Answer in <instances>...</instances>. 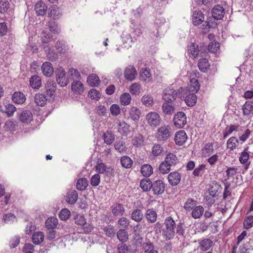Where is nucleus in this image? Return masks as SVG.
Masks as SVG:
<instances>
[{
    "label": "nucleus",
    "instance_id": "nucleus-1",
    "mask_svg": "<svg viewBox=\"0 0 253 253\" xmlns=\"http://www.w3.org/2000/svg\"><path fill=\"white\" fill-rule=\"evenodd\" d=\"M156 231L162 233L163 238L166 240H170L173 239L175 235V229L176 233L179 235H182L184 230L180 225H176L174 220L170 216L166 217L164 223L162 225L158 222L155 225Z\"/></svg>",
    "mask_w": 253,
    "mask_h": 253
},
{
    "label": "nucleus",
    "instance_id": "nucleus-2",
    "mask_svg": "<svg viewBox=\"0 0 253 253\" xmlns=\"http://www.w3.org/2000/svg\"><path fill=\"white\" fill-rule=\"evenodd\" d=\"M145 120L148 125L152 127H156L159 126L162 121L160 115L156 112H150L148 113Z\"/></svg>",
    "mask_w": 253,
    "mask_h": 253
},
{
    "label": "nucleus",
    "instance_id": "nucleus-3",
    "mask_svg": "<svg viewBox=\"0 0 253 253\" xmlns=\"http://www.w3.org/2000/svg\"><path fill=\"white\" fill-rule=\"evenodd\" d=\"M174 126L177 128H182L187 124V118L185 114L183 112H178L173 119Z\"/></svg>",
    "mask_w": 253,
    "mask_h": 253
},
{
    "label": "nucleus",
    "instance_id": "nucleus-4",
    "mask_svg": "<svg viewBox=\"0 0 253 253\" xmlns=\"http://www.w3.org/2000/svg\"><path fill=\"white\" fill-rule=\"evenodd\" d=\"M177 93L172 87H169L165 89L162 96L165 101L172 102L176 98Z\"/></svg>",
    "mask_w": 253,
    "mask_h": 253
},
{
    "label": "nucleus",
    "instance_id": "nucleus-5",
    "mask_svg": "<svg viewBox=\"0 0 253 253\" xmlns=\"http://www.w3.org/2000/svg\"><path fill=\"white\" fill-rule=\"evenodd\" d=\"M56 81L61 86H65L69 83L68 78L66 77L65 71L62 68L57 69L56 72Z\"/></svg>",
    "mask_w": 253,
    "mask_h": 253
},
{
    "label": "nucleus",
    "instance_id": "nucleus-6",
    "mask_svg": "<svg viewBox=\"0 0 253 253\" xmlns=\"http://www.w3.org/2000/svg\"><path fill=\"white\" fill-rule=\"evenodd\" d=\"M118 132L123 136H126L130 132V126L125 121L118 120L116 122Z\"/></svg>",
    "mask_w": 253,
    "mask_h": 253
},
{
    "label": "nucleus",
    "instance_id": "nucleus-7",
    "mask_svg": "<svg viewBox=\"0 0 253 253\" xmlns=\"http://www.w3.org/2000/svg\"><path fill=\"white\" fill-rule=\"evenodd\" d=\"M169 127V126H162L157 131L156 137L159 141L167 140L170 136Z\"/></svg>",
    "mask_w": 253,
    "mask_h": 253
},
{
    "label": "nucleus",
    "instance_id": "nucleus-8",
    "mask_svg": "<svg viewBox=\"0 0 253 253\" xmlns=\"http://www.w3.org/2000/svg\"><path fill=\"white\" fill-rule=\"evenodd\" d=\"M195 77H192L191 76L190 77V83L188 84L187 91L189 92H195L196 93L200 88L199 83L198 81L197 77V73L196 72H193Z\"/></svg>",
    "mask_w": 253,
    "mask_h": 253
},
{
    "label": "nucleus",
    "instance_id": "nucleus-9",
    "mask_svg": "<svg viewBox=\"0 0 253 253\" xmlns=\"http://www.w3.org/2000/svg\"><path fill=\"white\" fill-rule=\"evenodd\" d=\"M136 75L137 71L133 66L130 65L125 68L124 76L126 80L132 81L135 80Z\"/></svg>",
    "mask_w": 253,
    "mask_h": 253
},
{
    "label": "nucleus",
    "instance_id": "nucleus-10",
    "mask_svg": "<svg viewBox=\"0 0 253 253\" xmlns=\"http://www.w3.org/2000/svg\"><path fill=\"white\" fill-rule=\"evenodd\" d=\"M139 79L145 83H148L152 80V75L150 70L147 68H142L139 72Z\"/></svg>",
    "mask_w": 253,
    "mask_h": 253
},
{
    "label": "nucleus",
    "instance_id": "nucleus-11",
    "mask_svg": "<svg viewBox=\"0 0 253 253\" xmlns=\"http://www.w3.org/2000/svg\"><path fill=\"white\" fill-rule=\"evenodd\" d=\"M212 16L214 19H221L224 15V9L220 5H215L211 10Z\"/></svg>",
    "mask_w": 253,
    "mask_h": 253
},
{
    "label": "nucleus",
    "instance_id": "nucleus-12",
    "mask_svg": "<svg viewBox=\"0 0 253 253\" xmlns=\"http://www.w3.org/2000/svg\"><path fill=\"white\" fill-rule=\"evenodd\" d=\"M168 179L169 184L172 186H176L180 182L181 175L177 171L170 172L168 176Z\"/></svg>",
    "mask_w": 253,
    "mask_h": 253
},
{
    "label": "nucleus",
    "instance_id": "nucleus-13",
    "mask_svg": "<svg viewBox=\"0 0 253 253\" xmlns=\"http://www.w3.org/2000/svg\"><path fill=\"white\" fill-rule=\"evenodd\" d=\"M47 9V5L42 1H39L35 4V10L38 15L43 16L46 13Z\"/></svg>",
    "mask_w": 253,
    "mask_h": 253
},
{
    "label": "nucleus",
    "instance_id": "nucleus-14",
    "mask_svg": "<svg viewBox=\"0 0 253 253\" xmlns=\"http://www.w3.org/2000/svg\"><path fill=\"white\" fill-rule=\"evenodd\" d=\"M249 147H247L244 149L243 152H241L240 157H239V161L241 164H246L245 169H248L250 163H248V160L250 157V151H249Z\"/></svg>",
    "mask_w": 253,
    "mask_h": 253
},
{
    "label": "nucleus",
    "instance_id": "nucleus-15",
    "mask_svg": "<svg viewBox=\"0 0 253 253\" xmlns=\"http://www.w3.org/2000/svg\"><path fill=\"white\" fill-rule=\"evenodd\" d=\"M163 112L168 115H171L175 111V106L170 101H165L162 105Z\"/></svg>",
    "mask_w": 253,
    "mask_h": 253
},
{
    "label": "nucleus",
    "instance_id": "nucleus-16",
    "mask_svg": "<svg viewBox=\"0 0 253 253\" xmlns=\"http://www.w3.org/2000/svg\"><path fill=\"white\" fill-rule=\"evenodd\" d=\"M19 119L23 123L28 124L33 120V114L30 111H23L20 114Z\"/></svg>",
    "mask_w": 253,
    "mask_h": 253
},
{
    "label": "nucleus",
    "instance_id": "nucleus-17",
    "mask_svg": "<svg viewBox=\"0 0 253 253\" xmlns=\"http://www.w3.org/2000/svg\"><path fill=\"white\" fill-rule=\"evenodd\" d=\"M152 188L155 194H161L164 191L165 185L161 180H157L152 184Z\"/></svg>",
    "mask_w": 253,
    "mask_h": 253
},
{
    "label": "nucleus",
    "instance_id": "nucleus-18",
    "mask_svg": "<svg viewBox=\"0 0 253 253\" xmlns=\"http://www.w3.org/2000/svg\"><path fill=\"white\" fill-rule=\"evenodd\" d=\"M213 245V242L210 239H204L199 241L198 248L202 251L209 250Z\"/></svg>",
    "mask_w": 253,
    "mask_h": 253
},
{
    "label": "nucleus",
    "instance_id": "nucleus-19",
    "mask_svg": "<svg viewBox=\"0 0 253 253\" xmlns=\"http://www.w3.org/2000/svg\"><path fill=\"white\" fill-rule=\"evenodd\" d=\"M43 74L46 77H50L53 73V68L51 63L45 62L42 66Z\"/></svg>",
    "mask_w": 253,
    "mask_h": 253
},
{
    "label": "nucleus",
    "instance_id": "nucleus-20",
    "mask_svg": "<svg viewBox=\"0 0 253 253\" xmlns=\"http://www.w3.org/2000/svg\"><path fill=\"white\" fill-rule=\"evenodd\" d=\"M187 139V135L183 130L177 132L175 136V142L179 145H183Z\"/></svg>",
    "mask_w": 253,
    "mask_h": 253
},
{
    "label": "nucleus",
    "instance_id": "nucleus-21",
    "mask_svg": "<svg viewBox=\"0 0 253 253\" xmlns=\"http://www.w3.org/2000/svg\"><path fill=\"white\" fill-rule=\"evenodd\" d=\"M0 12H13V8L8 0H1L0 1Z\"/></svg>",
    "mask_w": 253,
    "mask_h": 253
},
{
    "label": "nucleus",
    "instance_id": "nucleus-22",
    "mask_svg": "<svg viewBox=\"0 0 253 253\" xmlns=\"http://www.w3.org/2000/svg\"><path fill=\"white\" fill-rule=\"evenodd\" d=\"M48 16L50 18L56 20L59 18L61 14L59 7L53 5L49 8Z\"/></svg>",
    "mask_w": 253,
    "mask_h": 253
},
{
    "label": "nucleus",
    "instance_id": "nucleus-23",
    "mask_svg": "<svg viewBox=\"0 0 253 253\" xmlns=\"http://www.w3.org/2000/svg\"><path fill=\"white\" fill-rule=\"evenodd\" d=\"M197 97L195 95V92H189L185 97V102L186 104L189 107L194 106L197 102Z\"/></svg>",
    "mask_w": 253,
    "mask_h": 253
},
{
    "label": "nucleus",
    "instance_id": "nucleus-24",
    "mask_svg": "<svg viewBox=\"0 0 253 253\" xmlns=\"http://www.w3.org/2000/svg\"><path fill=\"white\" fill-rule=\"evenodd\" d=\"M204 19V16L202 12L200 10H196L193 14L192 20L195 25L201 24Z\"/></svg>",
    "mask_w": 253,
    "mask_h": 253
},
{
    "label": "nucleus",
    "instance_id": "nucleus-25",
    "mask_svg": "<svg viewBox=\"0 0 253 253\" xmlns=\"http://www.w3.org/2000/svg\"><path fill=\"white\" fill-rule=\"evenodd\" d=\"M78 198V195L76 191L75 190H71L69 191L66 195V201L69 204H75Z\"/></svg>",
    "mask_w": 253,
    "mask_h": 253
},
{
    "label": "nucleus",
    "instance_id": "nucleus-26",
    "mask_svg": "<svg viewBox=\"0 0 253 253\" xmlns=\"http://www.w3.org/2000/svg\"><path fill=\"white\" fill-rule=\"evenodd\" d=\"M13 101L18 104H23L26 100L25 95L21 92H15L12 95Z\"/></svg>",
    "mask_w": 253,
    "mask_h": 253
},
{
    "label": "nucleus",
    "instance_id": "nucleus-27",
    "mask_svg": "<svg viewBox=\"0 0 253 253\" xmlns=\"http://www.w3.org/2000/svg\"><path fill=\"white\" fill-rule=\"evenodd\" d=\"M112 212L114 216H122L125 212V209L122 205L117 204L112 207Z\"/></svg>",
    "mask_w": 253,
    "mask_h": 253
},
{
    "label": "nucleus",
    "instance_id": "nucleus-28",
    "mask_svg": "<svg viewBox=\"0 0 253 253\" xmlns=\"http://www.w3.org/2000/svg\"><path fill=\"white\" fill-rule=\"evenodd\" d=\"M30 84L33 88L38 89L42 85L41 78L37 75H34L30 79Z\"/></svg>",
    "mask_w": 253,
    "mask_h": 253
},
{
    "label": "nucleus",
    "instance_id": "nucleus-29",
    "mask_svg": "<svg viewBox=\"0 0 253 253\" xmlns=\"http://www.w3.org/2000/svg\"><path fill=\"white\" fill-rule=\"evenodd\" d=\"M71 89L76 93L82 94L84 91V84L80 81H74L72 84Z\"/></svg>",
    "mask_w": 253,
    "mask_h": 253
},
{
    "label": "nucleus",
    "instance_id": "nucleus-30",
    "mask_svg": "<svg viewBox=\"0 0 253 253\" xmlns=\"http://www.w3.org/2000/svg\"><path fill=\"white\" fill-rule=\"evenodd\" d=\"M145 216L148 221L151 223H154L157 220V214L153 209H150L146 211Z\"/></svg>",
    "mask_w": 253,
    "mask_h": 253
},
{
    "label": "nucleus",
    "instance_id": "nucleus-31",
    "mask_svg": "<svg viewBox=\"0 0 253 253\" xmlns=\"http://www.w3.org/2000/svg\"><path fill=\"white\" fill-rule=\"evenodd\" d=\"M129 90L132 94L138 95L142 90V85L138 83H133L129 86Z\"/></svg>",
    "mask_w": 253,
    "mask_h": 253
},
{
    "label": "nucleus",
    "instance_id": "nucleus-32",
    "mask_svg": "<svg viewBox=\"0 0 253 253\" xmlns=\"http://www.w3.org/2000/svg\"><path fill=\"white\" fill-rule=\"evenodd\" d=\"M87 82L90 86L95 87L99 85L100 80L96 74H92L88 77Z\"/></svg>",
    "mask_w": 253,
    "mask_h": 253
},
{
    "label": "nucleus",
    "instance_id": "nucleus-33",
    "mask_svg": "<svg viewBox=\"0 0 253 253\" xmlns=\"http://www.w3.org/2000/svg\"><path fill=\"white\" fill-rule=\"evenodd\" d=\"M44 239V235L43 232L38 231L35 232L32 236V241L36 245L42 243Z\"/></svg>",
    "mask_w": 253,
    "mask_h": 253
},
{
    "label": "nucleus",
    "instance_id": "nucleus-34",
    "mask_svg": "<svg viewBox=\"0 0 253 253\" xmlns=\"http://www.w3.org/2000/svg\"><path fill=\"white\" fill-rule=\"evenodd\" d=\"M129 114L130 117L133 121H138L141 114L140 110L135 107H132L130 109Z\"/></svg>",
    "mask_w": 253,
    "mask_h": 253
},
{
    "label": "nucleus",
    "instance_id": "nucleus-35",
    "mask_svg": "<svg viewBox=\"0 0 253 253\" xmlns=\"http://www.w3.org/2000/svg\"><path fill=\"white\" fill-rule=\"evenodd\" d=\"M204 211L203 207L202 206H196L191 212L192 216L195 219H198L201 217Z\"/></svg>",
    "mask_w": 253,
    "mask_h": 253
},
{
    "label": "nucleus",
    "instance_id": "nucleus-36",
    "mask_svg": "<svg viewBox=\"0 0 253 253\" xmlns=\"http://www.w3.org/2000/svg\"><path fill=\"white\" fill-rule=\"evenodd\" d=\"M177 161L178 160L175 155L173 153H169L167 155L164 161L170 167H172L176 165Z\"/></svg>",
    "mask_w": 253,
    "mask_h": 253
},
{
    "label": "nucleus",
    "instance_id": "nucleus-37",
    "mask_svg": "<svg viewBox=\"0 0 253 253\" xmlns=\"http://www.w3.org/2000/svg\"><path fill=\"white\" fill-rule=\"evenodd\" d=\"M142 104L146 107H151L154 104V100L150 94H144L141 98Z\"/></svg>",
    "mask_w": 253,
    "mask_h": 253
},
{
    "label": "nucleus",
    "instance_id": "nucleus-38",
    "mask_svg": "<svg viewBox=\"0 0 253 253\" xmlns=\"http://www.w3.org/2000/svg\"><path fill=\"white\" fill-rule=\"evenodd\" d=\"M198 67L201 71L205 72L210 68V65L207 59L202 58L198 62Z\"/></svg>",
    "mask_w": 253,
    "mask_h": 253
},
{
    "label": "nucleus",
    "instance_id": "nucleus-39",
    "mask_svg": "<svg viewBox=\"0 0 253 253\" xmlns=\"http://www.w3.org/2000/svg\"><path fill=\"white\" fill-rule=\"evenodd\" d=\"M153 169L151 165L148 164L143 165L141 168V172L145 177L150 176L153 173Z\"/></svg>",
    "mask_w": 253,
    "mask_h": 253
},
{
    "label": "nucleus",
    "instance_id": "nucleus-40",
    "mask_svg": "<svg viewBox=\"0 0 253 253\" xmlns=\"http://www.w3.org/2000/svg\"><path fill=\"white\" fill-rule=\"evenodd\" d=\"M58 224V219L55 217L48 218L45 221V225L48 229L55 228Z\"/></svg>",
    "mask_w": 253,
    "mask_h": 253
},
{
    "label": "nucleus",
    "instance_id": "nucleus-41",
    "mask_svg": "<svg viewBox=\"0 0 253 253\" xmlns=\"http://www.w3.org/2000/svg\"><path fill=\"white\" fill-rule=\"evenodd\" d=\"M43 48L46 52L47 57L48 59L53 61L57 58L58 54L53 49H50L48 46H44Z\"/></svg>",
    "mask_w": 253,
    "mask_h": 253
},
{
    "label": "nucleus",
    "instance_id": "nucleus-42",
    "mask_svg": "<svg viewBox=\"0 0 253 253\" xmlns=\"http://www.w3.org/2000/svg\"><path fill=\"white\" fill-rule=\"evenodd\" d=\"M152 183L149 179H143L140 181V187L144 191H148L152 188Z\"/></svg>",
    "mask_w": 253,
    "mask_h": 253
},
{
    "label": "nucleus",
    "instance_id": "nucleus-43",
    "mask_svg": "<svg viewBox=\"0 0 253 253\" xmlns=\"http://www.w3.org/2000/svg\"><path fill=\"white\" fill-rule=\"evenodd\" d=\"M220 187L219 185L214 184L211 185L209 189V194L212 198L216 197L218 196L219 194V190Z\"/></svg>",
    "mask_w": 253,
    "mask_h": 253
},
{
    "label": "nucleus",
    "instance_id": "nucleus-44",
    "mask_svg": "<svg viewBox=\"0 0 253 253\" xmlns=\"http://www.w3.org/2000/svg\"><path fill=\"white\" fill-rule=\"evenodd\" d=\"M131 217L133 220L139 222L143 219V214L140 210L136 209L132 211Z\"/></svg>",
    "mask_w": 253,
    "mask_h": 253
},
{
    "label": "nucleus",
    "instance_id": "nucleus-45",
    "mask_svg": "<svg viewBox=\"0 0 253 253\" xmlns=\"http://www.w3.org/2000/svg\"><path fill=\"white\" fill-rule=\"evenodd\" d=\"M120 100L122 105L126 106L130 103L131 100V95L128 93H124L121 95Z\"/></svg>",
    "mask_w": 253,
    "mask_h": 253
},
{
    "label": "nucleus",
    "instance_id": "nucleus-46",
    "mask_svg": "<svg viewBox=\"0 0 253 253\" xmlns=\"http://www.w3.org/2000/svg\"><path fill=\"white\" fill-rule=\"evenodd\" d=\"M238 143V139L236 137H231L227 141V147L233 150L237 146Z\"/></svg>",
    "mask_w": 253,
    "mask_h": 253
},
{
    "label": "nucleus",
    "instance_id": "nucleus-47",
    "mask_svg": "<svg viewBox=\"0 0 253 253\" xmlns=\"http://www.w3.org/2000/svg\"><path fill=\"white\" fill-rule=\"evenodd\" d=\"M35 102L38 105L43 106L46 102V97L42 94H37L35 96Z\"/></svg>",
    "mask_w": 253,
    "mask_h": 253
},
{
    "label": "nucleus",
    "instance_id": "nucleus-48",
    "mask_svg": "<svg viewBox=\"0 0 253 253\" xmlns=\"http://www.w3.org/2000/svg\"><path fill=\"white\" fill-rule=\"evenodd\" d=\"M121 163L123 167L128 169L131 167L133 161L129 157L125 156L121 158Z\"/></svg>",
    "mask_w": 253,
    "mask_h": 253
},
{
    "label": "nucleus",
    "instance_id": "nucleus-49",
    "mask_svg": "<svg viewBox=\"0 0 253 253\" xmlns=\"http://www.w3.org/2000/svg\"><path fill=\"white\" fill-rule=\"evenodd\" d=\"M88 185V181L85 178H80L77 182V188L78 190L83 191L86 189Z\"/></svg>",
    "mask_w": 253,
    "mask_h": 253
},
{
    "label": "nucleus",
    "instance_id": "nucleus-50",
    "mask_svg": "<svg viewBox=\"0 0 253 253\" xmlns=\"http://www.w3.org/2000/svg\"><path fill=\"white\" fill-rule=\"evenodd\" d=\"M213 152V146L211 143L206 144L203 150V155L207 157L210 156Z\"/></svg>",
    "mask_w": 253,
    "mask_h": 253
},
{
    "label": "nucleus",
    "instance_id": "nucleus-51",
    "mask_svg": "<svg viewBox=\"0 0 253 253\" xmlns=\"http://www.w3.org/2000/svg\"><path fill=\"white\" fill-rule=\"evenodd\" d=\"M199 50L198 45L192 43L188 47V53L191 54L192 58H195L199 54Z\"/></svg>",
    "mask_w": 253,
    "mask_h": 253
},
{
    "label": "nucleus",
    "instance_id": "nucleus-52",
    "mask_svg": "<svg viewBox=\"0 0 253 253\" xmlns=\"http://www.w3.org/2000/svg\"><path fill=\"white\" fill-rule=\"evenodd\" d=\"M242 109L244 115H250L253 110L252 102L247 101L243 105Z\"/></svg>",
    "mask_w": 253,
    "mask_h": 253
},
{
    "label": "nucleus",
    "instance_id": "nucleus-53",
    "mask_svg": "<svg viewBox=\"0 0 253 253\" xmlns=\"http://www.w3.org/2000/svg\"><path fill=\"white\" fill-rule=\"evenodd\" d=\"M171 167L166 163L165 161L163 162L159 167V169L161 173L165 174L168 173L170 170Z\"/></svg>",
    "mask_w": 253,
    "mask_h": 253
},
{
    "label": "nucleus",
    "instance_id": "nucleus-54",
    "mask_svg": "<svg viewBox=\"0 0 253 253\" xmlns=\"http://www.w3.org/2000/svg\"><path fill=\"white\" fill-rule=\"evenodd\" d=\"M56 85L52 82L48 81L45 84L46 94L51 96L55 91Z\"/></svg>",
    "mask_w": 253,
    "mask_h": 253
},
{
    "label": "nucleus",
    "instance_id": "nucleus-55",
    "mask_svg": "<svg viewBox=\"0 0 253 253\" xmlns=\"http://www.w3.org/2000/svg\"><path fill=\"white\" fill-rule=\"evenodd\" d=\"M16 111V109L13 105L8 103L5 105L4 112L8 117L12 116Z\"/></svg>",
    "mask_w": 253,
    "mask_h": 253
},
{
    "label": "nucleus",
    "instance_id": "nucleus-56",
    "mask_svg": "<svg viewBox=\"0 0 253 253\" xmlns=\"http://www.w3.org/2000/svg\"><path fill=\"white\" fill-rule=\"evenodd\" d=\"M196 201L192 199H189L185 203L184 208L186 211H192L196 207Z\"/></svg>",
    "mask_w": 253,
    "mask_h": 253
},
{
    "label": "nucleus",
    "instance_id": "nucleus-57",
    "mask_svg": "<svg viewBox=\"0 0 253 253\" xmlns=\"http://www.w3.org/2000/svg\"><path fill=\"white\" fill-rule=\"evenodd\" d=\"M104 142L107 145H110L114 141L115 137L110 132L107 131L103 135Z\"/></svg>",
    "mask_w": 253,
    "mask_h": 253
},
{
    "label": "nucleus",
    "instance_id": "nucleus-58",
    "mask_svg": "<svg viewBox=\"0 0 253 253\" xmlns=\"http://www.w3.org/2000/svg\"><path fill=\"white\" fill-rule=\"evenodd\" d=\"M164 151L163 148L160 144H155L152 147V153L155 157L159 156Z\"/></svg>",
    "mask_w": 253,
    "mask_h": 253
},
{
    "label": "nucleus",
    "instance_id": "nucleus-59",
    "mask_svg": "<svg viewBox=\"0 0 253 253\" xmlns=\"http://www.w3.org/2000/svg\"><path fill=\"white\" fill-rule=\"evenodd\" d=\"M238 125H231L227 127L223 132V137L225 138L229 134H231L234 131L237 130Z\"/></svg>",
    "mask_w": 253,
    "mask_h": 253
},
{
    "label": "nucleus",
    "instance_id": "nucleus-60",
    "mask_svg": "<svg viewBox=\"0 0 253 253\" xmlns=\"http://www.w3.org/2000/svg\"><path fill=\"white\" fill-rule=\"evenodd\" d=\"M117 237L121 242H125L128 239L127 233L124 229H120L117 232Z\"/></svg>",
    "mask_w": 253,
    "mask_h": 253
},
{
    "label": "nucleus",
    "instance_id": "nucleus-61",
    "mask_svg": "<svg viewBox=\"0 0 253 253\" xmlns=\"http://www.w3.org/2000/svg\"><path fill=\"white\" fill-rule=\"evenodd\" d=\"M219 50V43L216 42H211L209 45V50L210 52L217 53Z\"/></svg>",
    "mask_w": 253,
    "mask_h": 253
},
{
    "label": "nucleus",
    "instance_id": "nucleus-62",
    "mask_svg": "<svg viewBox=\"0 0 253 253\" xmlns=\"http://www.w3.org/2000/svg\"><path fill=\"white\" fill-rule=\"evenodd\" d=\"M144 142V138L141 134H137L135 135L132 139V143L136 146L142 145Z\"/></svg>",
    "mask_w": 253,
    "mask_h": 253
},
{
    "label": "nucleus",
    "instance_id": "nucleus-63",
    "mask_svg": "<svg viewBox=\"0 0 253 253\" xmlns=\"http://www.w3.org/2000/svg\"><path fill=\"white\" fill-rule=\"evenodd\" d=\"M68 76L73 80L79 79L81 77L80 73L77 69L70 68L68 70Z\"/></svg>",
    "mask_w": 253,
    "mask_h": 253
},
{
    "label": "nucleus",
    "instance_id": "nucleus-64",
    "mask_svg": "<svg viewBox=\"0 0 253 253\" xmlns=\"http://www.w3.org/2000/svg\"><path fill=\"white\" fill-rule=\"evenodd\" d=\"M253 226V216L249 215L244 221V227L246 229H250Z\"/></svg>",
    "mask_w": 253,
    "mask_h": 253
}]
</instances>
